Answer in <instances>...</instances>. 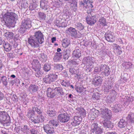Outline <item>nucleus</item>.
Masks as SVG:
<instances>
[{"label": "nucleus", "instance_id": "nucleus-1", "mask_svg": "<svg viewBox=\"0 0 134 134\" xmlns=\"http://www.w3.org/2000/svg\"><path fill=\"white\" fill-rule=\"evenodd\" d=\"M17 15L12 12H7L3 16V20L5 24L11 26L13 23H16L17 20Z\"/></svg>", "mask_w": 134, "mask_h": 134}, {"label": "nucleus", "instance_id": "nucleus-2", "mask_svg": "<svg viewBox=\"0 0 134 134\" xmlns=\"http://www.w3.org/2000/svg\"><path fill=\"white\" fill-rule=\"evenodd\" d=\"M32 21L30 19L27 18L23 20L21 23L19 31L21 33H24L26 30L30 29L32 26Z\"/></svg>", "mask_w": 134, "mask_h": 134}, {"label": "nucleus", "instance_id": "nucleus-3", "mask_svg": "<svg viewBox=\"0 0 134 134\" xmlns=\"http://www.w3.org/2000/svg\"><path fill=\"white\" fill-rule=\"evenodd\" d=\"M10 117L5 111H0V122L4 126L9 124L10 122Z\"/></svg>", "mask_w": 134, "mask_h": 134}, {"label": "nucleus", "instance_id": "nucleus-4", "mask_svg": "<svg viewBox=\"0 0 134 134\" xmlns=\"http://www.w3.org/2000/svg\"><path fill=\"white\" fill-rule=\"evenodd\" d=\"M58 75L54 73L48 74L43 78V81L46 83L50 84L55 81L58 78Z\"/></svg>", "mask_w": 134, "mask_h": 134}, {"label": "nucleus", "instance_id": "nucleus-5", "mask_svg": "<svg viewBox=\"0 0 134 134\" xmlns=\"http://www.w3.org/2000/svg\"><path fill=\"white\" fill-rule=\"evenodd\" d=\"M100 114L103 120H110L112 118L111 111L107 108L100 109Z\"/></svg>", "mask_w": 134, "mask_h": 134}, {"label": "nucleus", "instance_id": "nucleus-6", "mask_svg": "<svg viewBox=\"0 0 134 134\" xmlns=\"http://www.w3.org/2000/svg\"><path fill=\"white\" fill-rule=\"evenodd\" d=\"M92 3L90 0H84L83 2H81V4L87 9V13H91L92 11V8L93 7Z\"/></svg>", "mask_w": 134, "mask_h": 134}, {"label": "nucleus", "instance_id": "nucleus-7", "mask_svg": "<svg viewBox=\"0 0 134 134\" xmlns=\"http://www.w3.org/2000/svg\"><path fill=\"white\" fill-rule=\"evenodd\" d=\"M88 14V15L86 18L87 23L88 24L92 25L96 22V16L94 15L92 16L91 13Z\"/></svg>", "mask_w": 134, "mask_h": 134}, {"label": "nucleus", "instance_id": "nucleus-8", "mask_svg": "<svg viewBox=\"0 0 134 134\" xmlns=\"http://www.w3.org/2000/svg\"><path fill=\"white\" fill-rule=\"evenodd\" d=\"M58 118L60 122H65L69 120L70 119V116L67 113H61L59 115Z\"/></svg>", "mask_w": 134, "mask_h": 134}, {"label": "nucleus", "instance_id": "nucleus-9", "mask_svg": "<svg viewBox=\"0 0 134 134\" xmlns=\"http://www.w3.org/2000/svg\"><path fill=\"white\" fill-rule=\"evenodd\" d=\"M32 37L34 38L36 40L40 42V44H42L44 42L43 36L42 33L40 31L36 32Z\"/></svg>", "mask_w": 134, "mask_h": 134}, {"label": "nucleus", "instance_id": "nucleus-10", "mask_svg": "<svg viewBox=\"0 0 134 134\" xmlns=\"http://www.w3.org/2000/svg\"><path fill=\"white\" fill-rule=\"evenodd\" d=\"M108 66L104 64H101L100 66V70L101 73L105 76H108L110 74V71Z\"/></svg>", "mask_w": 134, "mask_h": 134}, {"label": "nucleus", "instance_id": "nucleus-11", "mask_svg": "<svg viewBox=\"0 0 134 134\" xmlns=\"http://www.w3.org/2000/svg\"><path fill=\"white\" fill-rule=\"evenodd\" d=\"M28 42L31 47L34 48H37L39 47L40 42L36 40L34 38L30 37L28 40Z\"/></svg>", "mask_w": 134, "mask_h": 134}, {"label": "nucleus", "instance_id": "nucleus-12", "mask_svg": "<svg viewBox=\"0 0 134 134\" xmlns=\"http://www.w3.org/2000/svg\"><path fill=\"white\" fill-rule=\"evenodd\" d=\"M105 39L109 42H113L115 40V35L113 32H106L105 34Z\"/></svg>", "mask_w": 134, "mask_h": 134}, {"label": "nucleus", "instance_id": "nucleus-13", "mask_svg": "<svg viewBox=\"0 0 134 134\" xmlns=\"http://www.w3.org/2000/svg\"><path fill=\"white\" fill-rule=\"evenodd\" d=\"M82 120L81 118L78 116H74L71 120V124L73 126H78L80 124Z\"/></svg>", "mask_w": 134, "mask_h": 134}, {"label": "nucleus", "instance_id": "nucleus-14", "mask_svg": "<svg viewBox=\"0 0 134 134\" xmlns=\"http://www.w3.org/2000/svg\"><path fill=\"white\" fill-rule=\"evenodd\" d=\"M43 128L47 134H53L55 132L54 128L49 125L47 124L44 125Z\"/></svg>", "mask_w": 134, "mask_h": 134}, {"label": "nucleus", "instance_id": "nucleus-15", "mask_svg": "<svg viewBox=\"0 0 134 134\" xmlns=\"http://www.w3.org/2000/svg\"><path fill=\"white\" fill-rule=\"evenodd\" d=\"M103 81L102 78L99 76L96 77L92 81V84L95 86H100L102 83Z\"/></svg>", "mask_w": 134, "mask_h": 134}, {"label": "nucleus", "instance_id": "nucleus-16", "mask_svg": "<svg viewBox=\"0 0 134 134\" xmlns=\"http://www.w3.org/2000/svg\"><path fill=\"white\" fill-rule=\"evenodd\" d=\"M66 32L68 35L72 37H75L77 35V31L76 29L71 27L68 28L66 30Z\"/></svg>", "mask_w": 134, "mask_h": 134}, {"label": "nucleus", "instance_id": "nucleus-17", "mask_svg": "<svg viewBox=\"0 0 134 134\" xmlns=\"http://www.w3.org/2000/svg\"><path fill=\"white\" fill-rule=\"evenodd\" d=\"M27 116L29 118L30 120L34 123H38L40 122V119H38L36 115L34 116L32 114L31 111H29L27 114Z\"/></svg>", "mask_w": 134, "mask_h": 134}, {"label": "nucleus", "instance_id": "nucleus-18", "mask_svg": "<svg viewBox=\"0 0 134 134\" xmlns=\"http://www.w3.org/2000/svg\"><path fill=\"white\" fill-rule=\"evenodd\" d=\"M54 88H49L47 90V94L48 97L53 98L56 95Z\"/></svg>", "mask_w": 134, "mask_h": 134}, {"label": "nucleus", "instance_id": "nucleus-19", "mask_svg": "<svg viewBox=\"0 0 134 134\" xmlns=\"http://www.w3.org/2000/svg\"><path fill=\"white\" fill-rule=\"evenodd\" d=\"M113 46L115 53L118 55H120L122 53V48L115 43L113 44Z\"/></svg>", "mask_w": 134, "mask_h": 134}, {"label": "nucleus", "instance_id": "nucleus-20", "mask_svg": "<svg viewBox=\"0 0 134 134\" xmlns=\"http://www.w3.org/2000/svg\"><path fill=\"white\" fill-rule=\"evenodd\" d=\"M99 113V112L98 110L95 109H92L90 114L91 120H94L98 116Z\"/></svg>", "mask_w": 134, "mask_h": 134}, {"label": "nucleus", "instance_id": "nucleus-21", "mask_svg": "<svg viewBox=\"0 0 134 134\" xmlns=\"http://www.w3.org/2000/svg\"><path fill=\"white\" fill-rule=\"evenodd\" d=\"M110 120H103L104 121H103V126L105 127L111 129L113 127V124Z\"/></svg>", "mask_w": 134, "mask_h": 134}, {"label": "nucleus", "instance_id": "nucleus-22", "mask_svg": "<svg viewBox=\"0 0 134 134\" xmlns=\"http://www.w3.org/2000/svg\"><path fill=\"white\" fill-rule=\"evenodd\" d=\"M40 5L41 8L45 10L48 9L47 2L46 0H41Z\"/></svg>", "mask_w": 134, "mask_h": 134}, {"label": "nucleus", "instance_id": "nucleus-23", "mask_svg": "<svg viewBox=\"0 0 134 134\" xmlns=\"http://www.w3.org/2000/svg\"><path fill=\"white\" fill-rule=\"evenodd\" d=\"M46 14L42 12H39L38 13L37 17L40 21H44L46 18Z\"/></svg>", "mask_w": 134, "mask_h": 134}, {"label": "nucleus", "instance_id": "nucleus-24", "mask_svg": "<svg viewBox=\"0 0 134 134\" xmlns=\"http://www.w3.org/2000/svg\"><path fill=\"white\" fill-rule=\"evenodd\" d=\"M72 55L73 57L79 58L81 55V53L80 49H75L73 52Z\"/></svg>", "mask_w": 134, "mask_h": 134}, {"label": "nucleus", "instance_id": "nucleus-25", "mask_svg": "<svg viewBox=\"0 0 134 134\" xmlns=\"http://www.w3.org/2000/svg\"><path fill=\"white\" fill-rule=\"evenodd\" d=\"M77 113L80 116L84 117L86 115V111L82 108H78L77 109Z\"/></svg>", "mask_w": 134, "mask_h": 134}, {"label": "nucleus", "instance_id": "nucleus-26", "mask_svg": "<svg viewBox=\"0 0 134 134\" xmlns=\"http://www.w3.org/2000/svg\"><path fill=\"white\" fill-rule=\"evenodd\" d=\"M54 90L56 93V95L60 96L63 94V89L60 87H58L54 88Z\"/></svg>", "mask_w": 134, "mask_h": 134}, {"label": "nucleus", "instance_id": "nucleus-27", "mask_svg": "<svg viewBox=\"0 0 134 134\" xmlns=\"http://www.w3.org/2000/svg\"><path fill=\"white\" fill-rule=\"evenodd\" d=\"M30 92L35 93L37 92L38 89V87L35 85L31 84L29 87Z\"/></svg>", "mask_w": 134, "mask_h": 134}, {"label": "nucleus", "instance_id": "nucleus-28", "mask_svg": "<svg viewBox=\"0 0 134 134\" xmlns=\"http://www.w3.org/2000/svg\"><path fill=\"white\" fill-rule=\"evenodd\" d=\"M99 24L100 25L103 26H107V23L106 21V19L103 17L100 18L98 21Z\"/></svg>", "mask_w": 134, "mask_h": 134}, {"label": "nucleus", "instance_id": "nucleus-29", "mask_svg": "<svg viewBox=\"0 0 134 134\" xmlns=\"http://www.w3.org/2000/svg\"><path fill=\"white\" fill-rule=\"evenodd\" d=\"M127 122L125 120L121 119L118 124V127L120 128H122L125 127L127 125Z\"/></svg>", "mask_w": 134, "mask_h": 134}, {"label": "nucleus", "instance_id": "nucleus-30", "mask_svg": "<svg viewBox=\"0 0 134 134\" xmlns=\"http://www.w3.org/2000/svg\"><path fill=\"white\" fill-rule=\"evenodd\" d=\"M3 46L5 51L6 52H9L11 50L12 46L7 42H4Z\"/></svg>", "mask_w": 134, "mask_h": 134}, {"label": "nucleus", "instance_id": "nucleus-31", "mask_svg": "<svg viewBox=\"0 0 134 134\" xmlns=\"http://www.w3.org/2000/svg\"><path fill=\"white\" fill-rule=\"evenodd\" d=\"M126 118L127 120L130 122H134V114L132 113H130Z\"/></svg>", "mask_w": 134, "mask_h": 134}, {"label": "nucleus", "instance_id": "nucleus-32", "mask_svg": "<svg viewBox=\"0 0 134 134\" xmlns=\"http://www.w3.org/2000/svg\"><path fill=\"white\" fill-rule=\"evenodd\" d=\"M122 65L125 69H128L131 68L132 64L131 62H124L122 64Z\"/></svg>", "mask_w": 134, "mask_h": 134}, {"label": "nucleus", "instance_id": "nucleus-33", "mask_svg": "<svg viewBox=\"0 0 134 134\" xmlns=\"http://www.w3.org/2000/svg\"><path fill=\"white\" fill-rule=\"evenodd\" d=\"M47 115L49 116L52 117L55 116L56 114V111L53 110H47Z\"/></svg>", "mask_w": 134, "mask_h": 134}, {"label": "nucleus", "instance_id": "nucleus-34", "mask_svg": "<svg viewBox=\"0 0 134 134\" xmlns=\"http://www.w3.org/2000/svg\"><path fill=\"white\" fill-rule=\"evenodd\" d=\"M62 55V53H56L53 59L56 62L58 61L61 58Z\"/></svg>", "mask_w": 134, "mask_h": 134}, {"label": "nucleus", "instance_id": "nucleus-35", "mask_svg": "<svg viewBox=\"0 0 134 134\" xmlns=\"http://www.w3.org/2000/svg\"><path fill=\"white\" fill-rule=\"evenodd\" d=\"M70 41L67 39H64L63 40L62 45L64 48L66 47L70 44Z\"/></svg>", "mask_w": 134, "mask_h": 134}, {"label": "nucleus", "instance_id": "nucleus-36", "mask_svg": "<svg viewBox=\"0 0 134 134\" xmlns=\"http://www.w3.org/2000/svg\"><path fill=\"white\" fill-rule=\"evenodd\" d=\"M4 36L8 39H11L13 36V34L12 32H7L5 33Z\"/></svg>", "mask_w": 134, "mask_h": 134}, {"label": "nucleus", "instance_id": "nucleus-37", "mask_svg": "<svg viewBox=\"0 0 134 134\" xmlns=\"http://www.w3.org/2000/svg\"><path fill=\"white\" fill-rule=\"evenodd\" d=\"M37 5L36 2H33L30 5L29 7L30 10H34L37 7Z\"/></svg>", "mask_w": 134, "mask_h": 134}, {"label": "nucleus", "instance_id": "nucleus-38", "mask_svg": "<svg viewBox=\"0 0 134 134\" xmlns=\"http://www.w3.org/2000/svg\"><path fill=\"white\" fill-rule=\"evenodd\" d=\"M33 111H31V113H34L35 111L37 113V115H39L42 114V111L41 109H38L37 107H33L32 108Z\"/></svg>", "mask_w": 134, "mask_h": 134}, {"label": "nucleus", "instance_id": "nucleus-39", "mask_svg": "<svg viewBox=\"0 0 134 134\" xmlns=\"http://www.w3.org/2000/svg\"><path fill=\"white\" fill-rule=\"evenodd\" d=\"M70 51L69 49H66V50L64 52L63 55L64 59H68L69 57V55L70 54Z\"/></svg>", "mask_w": 134, "mask_h": 134}, {"label": "nucleus", "instance_id": "nucleus-40", "mask_svg": "<svg viewBox=\"0 0 134 134\" xmlns=\"http://www.w3.org/2000/svg\"><path fill=\"white\" fill-rule=\"evenodd\" d=\"M21 130L23 133L28 134L29 131V128L27 126L25 125L22 128Z\"/></svg>", "mask_w": 134, "mask_h": 134}, {"label": "nucleus", "instance_id": "nucleus-41", "mask_svg": "<svg viewBox=\"0 0 134 134\" xmlns=\"http://www.w3.org/2000/svg\"><path fill=\"white\" fill-rule=\"evenodd\" d=\"M98 127V124L97 123H94L92 124L91 126V129L92 132L94 133Z\"/></svg>", "mask_w": 134, "mask_h": 134}, {"label": "nucleus", "instance_id": "nucleus-42", "mask_svg": "<svg viewBox=\"0 0 134 134\" xmlns=\"http://www.w3.org/2000/svg\"><path fill=\"white\" fill-rule=\"evenodd\" d=\"M75 25L77 29L80 30H82L84 28V26L81 23H76Z\"/></svg>", "mask_w": 134, "mask_h": 134}, {"label": "nucleus", "instance_id": "nucleus-43", "mask_svg": "<svg viewBox=\"0 0 134 134\" xmlns=\"http://www.w3.org/2000/svg\"><path fill=\"white\" fill-rule=\"evenodd\" d=\"M55 69L59 71H61L63 69V66L62 65L57 64L55 65L54 66Z\"/></svg>", "mask_w": 134, "mask_h": 134}, {"label": "nucleus", "instance_id": "nucleus-44", "mask_svg": "<svg viewBox=\"0 0 134 134\" xmlns=\"http://www.w3.org/2000/svg\"><path fill=\"white\" fill-rule=\"evenodd\" d=\"M40 59L42 62H45L47 59V57L46 55L44 53H42L41 54Z\"/></svg>", "mask_w": 134, "mask_h": 134}, {"label": "nucleus", "instance_id": "nucleus-45", "mask_svg": "<svg viewBox=\"0 0 134 134\" xmlns=\"http://www.w3.org/2000/svg\"><path fill=\"white\" fill-rule=\"evenodd\" d=\"M51 66L48 64H45L44 65L43 69L44 71H48L51 69Z\"/></svg>", "mask_w": 134, "mask_h": 134}, {"label": "nucleus", "instance_id": "nucleus-46", "mask_svg": "<svg viewBox=\"0 0 134 134\" xmlns=\"http://www.w3.org/2000/svg\"><path fill=\"white\" fill-rule=\"evenodd\" d=\"M103 129L100 127H98L94 133L96 134H101L103 132Z\"/></svg>", "mask_w": 134, "mask_h": 134}, {"label": "nucleus", "instance_id": "nucleus-47", "mask_svg": "<svg viewBox=\"0 0 134 134\" xmlns=\"http://www.w3.org/2000/svg\"><path fill=\"white\" fill-rule=\"evenodd\" d=\"M50 125H52L53 126H57V125L58 123L57 122L56 120H50L49 122Z\"/></svg>", "mask_w": 134, "mask_h": 134}, {"label": "nucleus", "instance_id": "nucleus-48", "mask_svg": "<svg viewBox=\"0 0 134 134\" xmlns=\"http://www.w3.org/2000/svg\"><path fill=\"white\" fill-rule=\"evenodd\" d=\"M37 116L38 119H40V122H43L44 120V118L42 115V114L37 115Z\"/></svg>", "mask_w": 134, "mask_h": 134}, {"label": "nucleus", "instance_id": "nucleus-49", "mask_svg": "<svg viewBox=\"0 0 134 134\" xmlns=\"http://www.w3.org/2000/svg\"><path fill=\"white\" fill-rule=\"evenodd\" d=\"M61 85L65 87H68L70 83L69 81L63 80L61 83Z\"/></svg>", "mask_w": 134, "mask_h": 134}, {"label": "nucleus", "instance_id": "nucleus-50", "mask_svg": "<svg viewBox=\"0 0 134 134\" xmlns=\"http://www.w3.org/2000/svg\"><path fill=\"white\" fill-rule=\"evenodd\" d=\"M32 64L36 68L38 67L40 65L39 62L37 60H34Z\"/></svg>", "mask_w": 134, "mask_h": 134}, {"label": "nucleus", "instance_id": "nucleus-51", "mask_svg": "<svg viewBox=\"0 0 134 134\" xmlns=\"http://www.w3.org/2000/svg\"><path fill=\"white\" fill-rule=\"evenodd\" d=\"M28 4L27 2L25 1H22V2L21 4L22 7H23L24 8H26L28 7Z\"/></svg>", "mask_w": 134, "mask_h": 134}, {"label": "nucleus", "instance_id": "nucleus-52", "mask_svg": "<svg viewBox=\"0 0 134 134\" xmlns=\"http://www.w3.org/2000/svg\"><path fill=\"white\" fill-rule=\"evenodd\" d=\"M30 132L31 134H39L37 130L35 129H33L31 130Z\"/></svg>", "mask_w": 134, "mask_h": 134}, {"label": "nucleus", "instance_id": "nucleus-53", "mask_svg": "<svg viewBox=\"0 0 134 134\" xmlns=\"http://www.w3.org/2000/svg\"><path fill=\"white\" fill-rule=\"evenodd\" d=\"M76 71V70L74 68H70L69 69L70 72L72 75L75 74Z\"/></svg>", "mask_w": 134, "mask_h": 134}, {"label": "nucleus", "instance_id": "nucleus-54", "mask_svg": "<svg viewBox=\"0 0 134 134\" xmlns=\"http://www.w3.org/2000/svg\"><path fill=\"white\" fill-rule=\"evenodd\" d=\"M4 98V94L2 92H0V100H3Z\"/></svg>", "mask_w": 134, "mask_h": 134}, {"label": "nucleus", "instance_id": "nucleus-55", "mask_svg": "<svg viewBox=\"0 0 134 134\" xmlns=\"http://www.w3.org/2000/svg\"><path fill=\"white\" fill-rule=\"evenodd\" d=\"M14 130L18 133H20V129L18 127H15Z\"/></svg>", "mask_w": 134, "mask_h": 134}, {"label": "nucleus", "instance_id": "nucleus-56", "mask_svg": "<svg viewBox=\"0 0 134 134\" xmlns=\"http://www.w3.org/2000/svg\"><path fill=\"white\" fill-rule=\"evenodd\" d=\"M98 93H97L96 94H94L93 96V97L95 98L96 99H99L98 97V96H96L97 95V96H98Z\"/></svg>", "mask_w": 134, "mask_h": 134}, {"label": "nucleus", "instance_id": "nucleus-57", "mask_svg": "<svg viewBox=\"0 0 134 134\" xmlns=\"http://www.w3.org/2000/svg\"><path fill=\"white\" fill-rule=\"evenodd\" d=\"M104 91L105 92H108L109 91V87H105L104 89Z\"/></svg>", "mask_w": 134, "mask_h": 134}, {"label": "nucleus", "instance_id": "nucleus-58", "mask_svg": "<svg viewBox=\"0 0 134 134\" xmlns=\"http://www.w3.org/2000/svg\"><path fill=\"white\" fill-rule=\"evenodd\" d=\"M106 134H117L116 132L114 131L111 132H107Z\"/></svg>", "mask_w": 134, "mask_h": 134}, {"label": "nucleus", "instance_id": "nucleus-59", "mask_svg": "<svg viewBox=\"0 0 134 134\" xmlns=\"http://www.w3.org/2000/svg\"><path fill=\"white\" fill-rule=\"evenodd\" d=\"M4 66L3 64L2 63L1 61H0V69H2L3 66Z\"/></svg>", "mask_w": 134, "mask_h": 134}, {"label": "nucleus", "instance_id": "nucleus-60", "mask_svg": "<svg viewBox=\"0 0 134 134\" xmlns=\"http://www.w3.org/2000/svg\"><path fill=\"white\" fill-rule=\"evenodd\" d=\"M52 40V43H53L54 41H55L56 40V38L55 37H53L51 39Z\"/></svg>", "mask_w": 134, "mask_h": 134}, {"label": "nucleus", "instance_id": "nucleus-61", "mask_svg": "<svg viewBox=\"0 0 134 134\" xmlns=\"http://www.w3.org/2000/svg\"><path fill=\"white\" fill-rule=\"evenodd\" d=\"M94 72H98V68L97 67H96L94 69Z\"/></svg>", "mask_w": 134, "mask_h": 134}, {"label": "nucleus", "instance_id": "nucleus-62", "mask_svg": "<svg viewBox=\"0 0 134 134\" xmlns=\"http://www.w3.org/2000/svg\"><path fill=\"white\" fill-rule=\"evenodd\" d=\"M2 134H8L4 130H3L2 131Z\"/></svg>", "mask_w": 134, "mask_h": 134}, {"label": "nucleus", "instance_id": "nucleus-63", "mask_svg": "<svg viewBox=\"0 0 134 134\" xmlns=\"http://www.w3.org/2000/svg\"><path fill=\"white\" fill-rule=\"evenodd\" d=\"M3 83L5 86H7V82L6 81H3Z\"/></svg>", "mask_w": 134, "mask_h": 134}, {"label": "nucleus", "instance_id": "nucleus-64", "mask_svg": "<svg viewBox=\"0 0 134 134\" xmlns=\"http://www.w3.org/2000/svg\"><path fill=\"white\" fill-rule=\"evenodd\" d=\"M3 41L1 38H0V45H1L2 44Z\"/></svg>", "mask_w": 134, "mask_h": 134}]
</instances>
